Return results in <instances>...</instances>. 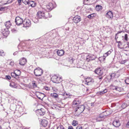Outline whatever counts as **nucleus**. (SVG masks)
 <instances>
[{
  "mask_svg": "<svg viewBox=\"0 0 129 129\" xmlns=\"http://www.w3.org/2000/svg\"><path fill=\"white\" fill-rule=\"evenodd\" d=\"M106 70L101 68H98L95 70V73L99 75L97 77L99 80H102L103 77L106 75Z\"/></svg>",
  "mask_w": 129,
  "mask_h": 129,
  "instance_id": "obj_1",
  "label": "nucleus"
},
{
  "mask_svg": "<svg viewBox=\"0 0 129 129\" xmlns=\"http://www.w3.org/2000/svg\"><path fill=\"white\" fill-rule=\"evenodd\" d=\"M52 81L54 83H59L62 80V78L58 77L56 75H53L51 78Z\"/></svg>",
  "mask_w": 129,
  "mask_h": 129,
  "instance_id": "obj_2",
  "label": "nucleus"
},
{
  "mask_svg": "<svg viewBox=\"0 0 129 129\" xmlns=\"http://www.w3.org/2000/svg\"><path fill=\"white\" fill-rule=\"evenodd\" d=\"M85 108V106L83 105L79 106L75 108V112L80 114L84 111Z\"/></svg>",
  "mask_w": 129,
  "mask_h": 129,
  "instance_id": "obj_3",
  "label": "nucleus"
},
{
  "mask_svg": "<svg viewBox=\"0 0 129 129\" xmlns=\"http://www.w3.org/2000/svg\"><path fill=\"white\" fill-rule=\"evenodd\" d=\"M34 73L36 76H40L43 73V71L42 69L39 68H38L35 69Z\"/></svg>",
  "mask_w": 129,
  "mask_h": 129,
  "instance_id": "obj_4",
  "label": "nucleus"
},
{
  "mask_svg": "<svg viewBox=\"0 0 129 129\" xmlns=\"http://www.w3.org/2000/svg\"><path fill=\"white\" fill-rule=\"evenodd\" d=\"M56 6V4L55 2L49 3L46 6L47 8L49 10H51L55 8Z\"/></svg>",
  "mask_w": 129,
  "mask_h": 129,
  "instance_id": "obj_5",
  "label": "nucleus"
},
{
  "mask_svg": "<svg viewBox=\"0 0 129 129\" xmlns=\"http://www.w3.org/2000/svg\"><path fill=\"white\" fill-rule=\"evenodd\" d=\"M15 21L16 25H20L23 23V21L22 19L19 16H17L16 18Z\"/></svg>",
  "mask_w": 129,
  "mask_h": 129,
  "instance_id": "obj_6",
  "label": "nucleus"
},
{
  "mask_svg": "<svg viewBox=\"0 0 129 129\" xmlns=\"http://www.w3.org/2000/svg\"><path fill=\"white\" fill-rule=\"evenodd\" d=\"M36 112L38 115L43 116L45 114V111L43 109L41 108L40 109L37 110Z\"/></svg>",
  "mask_w": 129,
  "mask_h": 129,
  "instance_id": "obj_7",
  "label": "nucleus"
},
{
  "mask_svg": "<svg viewBox=\"0 0 129 129\" xmlns=\"http://www.w3.org/2000/svg\"><path fill=\"white\" fill-rule=\"evenodd\" d=\"M23 27H26L29 26L31 24V22L29 20H25L23 21Z\"/></svg>",
  "mask_w": 129,
  "mask_h": 129,
  "instance_id": "obj_8",
  "label": "nucleus"
},
{
  "mask_svg": "<svg viewBox=\"0 0 129 129\" xmlns=\"http://www.w3.org/2000/svg\"><path fill=\"white\" fill-rule=\"evenodd\" d=\"M113 124L114 126L118 127L120 125V123L119 120L115 119L113 121Z\"/></svg>",
  "mask_w": 129,
  "mask_h": 129,
  "instance_id": "obj_9",
  "label": "nucleus"
},
{
  "mask_svg": "<svg viewBox=\"0 0 129 129\" xmlns=\"http://www.w3.org/2000/svg\"><path fill=\"white\" fill-rule=\"evenodd\" d=\"M37 16L39 18H42V17L44 18L45 16V14L43 11H39L37 13Z\"/></svg>",
  "mask_w": 129,
  "mask_h": 129,
  "instance_id": "obj_10",
  "label": "nucleus"
},
{
  "mask_svg": "<svg viewBox=\"0 0 129 129\" xmlns=\"http://www.w3.org/2000/svg\"><path fill=\"white\" fill-rule=\"evenodd\" d=\"M81 102L77 101V100H74L72 103V106L73 107H77L80 104Z\"/></svg>",
  "mask_w": 129,
  "mask_h": 129,
  "instance_id": "obj_11",
  "label": "nucleus"
},
{
  "mask_svg": "<svg viewBox=\"0 0 129 129\" xmlns=\"http://www.w3.org/2000/svg\"><path fill=\"white\" fill-rule=\"evenodd\" d=\"M81 20L80 17L79 16H77L74 17L73 19V21L75 23H77Z\"/></svg>",
  "mask_w": 129,
  "mask_h": 129,
  "instance_id": "obj_12",
  "label": "nucleus"
},
{
  "mask_svg": "<svg viewBox=\"0 0 129 129\" xmlns=\"http://www.w3.org/2000/svg\"><path fill=\"white\" fill-rule=\"evenodd\" d=\"M111 53V51H109L106 53H105L103 56L100 57V58L101 60H104L105 59L106 57L108 55H109Z\"/></svg>",
  "mask_w": 129,
  "mask_h": 129,
  "instance_id": "obj_13",
  "label": "nucleus"
},
{
  "mask_svg": "<svg viewBox=\"0 0 129 129\" xmlns=\"http://www.w3.org/2000/svg\"><path fill=\"white\" fill-rule=\"evenodd\" d=\"M19 64L22 66L24 65L27 62V60L24 57H23L22 59L19 60Z\"/></svg>",
  "mask_w": 129,
  "mask_h": 129,
  "instance_id": "obj_14",
  "label": "nucleus"
},
{
  "mask_svg": "<svg viewBox=\"0 0 129 129\" xmlns=\"http://www.w3.org/2000/svg\"><path fill=\"white\" fill-rule=\"evenodd\" d=\"M109 114H108L107 115H105V116L100 115L99 116L96 118V120L97 121H101L104 118V117L105 116H106Z\"/></svg>",
  "mask_w": 129,
  "mask_h": 129,
  "instance_id": "obj_15",
  "label": "nucleus"
},
{
  "mask_svg": "<svg viewBox=\"0 0 129 129\" xmlns=\"http://www.w3.org/2000/svg\"><path fill=\"white\" fill-rule=\"evenodd\" d=\"M106 16L108 18H112L113 17L112 12L111 11H108L106 14Z\"/></svg>",
  "mask_w": 129,
  "mask_h": 129,
  "instance_id": "obj_16",
  "label": "nucleus"
},
{
  "mask_svg": "<svg viewBox=\"0 0 129 129\" xmlns=\"http://www.w3.org/2000/svg\"><path fill=\"white\" fill-rule=\"evenodd\" d=\"M41 124L44 127H46L48 124V122L46 120L43 119L41 121Z\"/></svg>",
  "mask_w": 129,
  "mask_h": 129,
  "instance_id": "obj_17",
  "label": "nucleus"
},
{
  "mask_svg": "<svg viewBox=\"0 0 129 129\" xmlns=\"http://www.w3.org/2000/svg\"><path fill=\"white\" fill-rule=\"evenodd\" d=\"M5 25L7 29L10 28V26L11 25L10 21L6 22L5 23Z\"/></svg>",
  "mask_w": 129,
  "mask_h": 129,
  "instance_id": "obj_18",
  "label": "nucleus"
},
{
  "mask_svg": "<svg viewBox=\"0 0 129 129\" xmlns=\"http://www.w3.org/2000/svg\"><path fill=\"white\" fill-rule=\"evenodd\" d=\"M28 5L29 6H31L33 7H34L36 5V4L33 1H31L29 2V5Z\"/></svg>",
  "mask_w": 129,
  "mask_h": 129,
  "instance_id": "obj_19",
  "label": "nucleus"
},
{
  "mask_svg": "<svg viewBox=\"0 0 129 129\" xmlns=\"http://www.w3.org/2000/svg\"><path fill=\"white\" fill-rule=\"evenodd\" d=\"M64 51L62 50H58L57 51V53L58 55L59 56H62L64 54Z\"/></svg>",
  "mask_w": 129,
  "mask_h": 129,
  "instance_id": "obj_20",
  "label": "nucleus"
},
{
  "mask_svg": "<svg viewBox=\"0 0 129 129\" xmlns=\"http://www.w3.org/2000/svg\"><path fill=\"white\" fill-rule=\"evenodd\" d=\"M15 71L17 75L16 79H18L19 78V76L21 75V72L20 70H16Z\"/></svg>",
  "mask_w": 129,
  "mask_h": 129,
  "instance_id": "obj_21",
  "label": "nucleus"
},
{
  "mask_svg": "<svg viewBox=\"0 0 129 129\" xmlns=\"http://www.w3.org/2000/svg\"><path fill=\"white\" fill-rule=\"evenodd\" d=\"M102 9V6L100 5H97L96 6L95 8V10L97 11H99L101 10Z\"/></svg>",
  "mask_w": 129,
  "mask_h": 129,
  "instance_id": "obj_22",
  "label": "nucleus"
},
{
  "mask_svg": "<svg viewBox=\"0 0 129 129\" xmlns=\"http://www.w3.org/2000/svg\"><path fill=\"white\" fill-rule=\"evenodd\" d=\"M38 93L39 94V95H43V96H42V99L40 97H39V96L38 95H37V94H36V96H37V97L40 100H42L43 99V98L45 96V95L43 93H41L39 92H38Z\"/></svg>",
  "mask_w": 129,
  "mask_h": 129,
  "instance_id": "obj_23",
  "label": "nucleus"
},
{
  "mask_svg": "<svg viewBox=\"0 0 129 129\" xmlns=\"http://www.w3.org/2000/svg\"><path fill=\"white\" fill-rule=\"evenodd\" d=\"M10 86L12 88H16L17 87V85L14 82L10 83Z\"/></svg>",
  "mask_w": 129,
  "mask_h": 129,
  "instance_id": "obj_24",
  "label": "nucleus"
},
{
  "mask_svg": "<svg viewBox=\"0 0 129 129\" xmlns=\"http://www.w3.org/2000/svg\"><path fill=\"white\" fill-rule=\"evenodd\" d=\"M51 96L55 98H57L58 97V95L57 93H51Z\"/></svg>",
  "mask_w": 129,
  "mask_h": 129,
  "instance_id": "obj_25",
  "label": "nucleus"
},
{
  "mask_svg": "<svg viewBox=\"0 0 129 129\" xmlns=\"http://www.w3.org/2000/svg\"><path fill=\"white\" fill-rule=\"evenodd\" d=\"M78 124V122L77 121L74 120L72 123V125L73 126H75L77 125Z\"/></svg>",
  "mask_w": 129,
  "mask_h": 129,
  "instance_id": "obj_26",
  "label": "nucleus"
},
{
  "mask_svg": "<svg viewBox=\"0 0 129 129\" xmlns=\"http://www.w3.org/2000/svg\"><path fill=\"white\" fill-rule=\"evenodd\" d=\"M29 0H22V2L25 5L27 4L29 5Z\"/></svg>",
  "mask_w": 129,
  "mask_h": 129,
  "instance_id": "obj_27",
  "label": "nucleus"
},
{
  "mask_svg": "<svg viewBox=\"0 0 129 129\" xmlns=\"http://www.w3.org/2000/svg\"><path fill=\"white\" fill-rule=\"evenodd\" d=\"M123 90V89L122 87L117 86L116 89V90L118 91H122Z\"/></svg>",
  "mask_w": 129,
  "mask_h": 129,
  "instance_id": "obj_28",
  "label": "nucleus"
},
{
  "mask_svg": "<svg viewBox=\"0 0 129 129\" xmlns=\"http://www.w3.org/2000/svg\"><path fill=\"white\" fill-rule=\"evenodd\" d=\"M11 75L12 77H14L16 79L17 75L15 71H14V72L12 73L11 74Z\"/></svg>",
  "mask_w": 129,
  "mask_h": 129,
  "instance_id": "obj_29",
  "label": "nucleus"
},
{
  "mask_svg": "<svg viewBox=\"0 0 129 129\" xmlns=\"http://www.w3.org/2000/svg\"><path fill=\"white\" fill-rule=\"evenodd\" d=\"M57 129H66L64 126L61 125H60L58 127H57Z\"/></svg>",
  "mask_w": 129,
  "mask_h": 129,
  "instance_id": "obj_30",
  "label": "nucleus"
},
{
  "mask_svg": "<svg viewBox=\"0 0 129 129\" xmlns=\"http://www.w3.org/2000/svg\"><path fill=\"white\" fill-rule=\"evenodd\" d=\"M5 55V53L2 50H0V56H3Z\"/></svg>",
  "mask_w": 129,
  "mask_h": 129,
  "instance_id": "obj_31",
  "label": "nucleus"
},
{
  "mask_svg": "<svg viewBox=\"0 0 129 129\" xmlns=\"http://www.w3.org/2000/svg\"><path fill=\"white\" fill-rule=\"evenodd\" d=\"M107 89H105L103 91H100L99 93L100 94H101L107 92Z\"/></svg>",
  "mask_w": 129,
  "mask_h": 129,
  "instance_id": "obj_32",
  "label": "nucleus"
},
{
  "mask_svg": "<svg viewBox=\"0 0 129 129\" xmlns=\"http://www.w3.org/2000/svg\"><path fill=\"white\" fill-rule=\"evenodd\" d=\"M127 104L125 103H123L121 105V107L123 109L125 108L127 106Z\"/></svg>",
  "mask_w": 129,
  "mask_h": 129,
  "instance_id": "obj_33",
  "label": "nucleus"
},
{
  "mask_svg": "<svg viewBox=\"0 0 129 129\" xmlns=\"http://www.w3.org/2000/svg\"><path fill=\"white\" fill-rule=\"evenodd\" d=\"M94 17V14H91L88 16V18L89 19H92L93 17Z\"/></svg>",
  "mask_w": 129,
  "mask_h": 129,
  "instance_id": "obj_34",
  "label": "nucleus"
},
{
  "mask_svg": "<svg viewBox=\"0 0 129 129\" xmlns=\"http://www.w3.org/2000/svg\"><path fill=\"white\" fill-rule=\"evenodd\" d=\"M117 87V86H115L113 85H112L110 86L111 88L112 89L116 90Z\"/></svg>",
  "mask_w": 129,
  "mask_h": 129,
  "instance_id": "obj_35",
  "label": "nucleus"
},
{
  "mask_svg": "<svg viewBox=\"0 0 129 129\" xmlns=\"http://www.w3.org/2000/svg\"><path fill=\"white\" fill-rule=\"evenodd\" d=\"M69 61L71 64H72L73 63V61L74 60V59L72 57H70L69 59Z\"/></svg>",
  "mask_w": 129,
  "mask_h": 129,
  "instance_id": "obj_36",
  "label": "nucleus"
},
{
  "mask_svg": "<svg viewBox=\"0 0 129 129\" xmlns=\"http://www.w3.org/2000/svg\"><path fill=\"white\" fill-rule=\"evenodd\" d=\"M35 82V81H33L32 83V86L34 88L37 87V85L36 84Z\"/></svg>",
  "mask_w": 129,
  "mask_h": 129,
  "instance_id": "obj_37",
  "label": "nucleus"
},
{
  "mask_svg": "<svg viewBox=\"0 0 129 129\" xmlns=\"http://www.w3.org/2000/svg\"><path fill=\"white\" fill-rule=\"evenodd\" d=\"M91 81V78H87L86 79V80H85V82H87V83H88L90 82Z\"/></svg>",
  "mask_w": 129,
  "mask_h": 129,
  "instance_id": "obj_38",
  "label": "nucleus"
},
{
  "mask_svg": "<svg viewBox=\"0 0 129 129\" xmlns=\"http://www.w3.org/2000/svg\"><path fill=\"white\" fill-rule=\"evenodd\" d=\"M125 82L126 84H129V78H127L126 79Z\"/></svg>",
  "mask_w": 129,
  "mask_h": 129,
  "instance_id": "obj_39",
  "label": "nucleus"
},
{
  "mask_svg": "<svg viewBox=\"0 0 129 129\" xmlns=\"http://www.w3.org/2000/svg\"><path fill=\"white\" fill-rule=\"evenodd\" d=\"M11 31L13 33H16L18 31L15 28H13L12 29Z\"/></svg>",
  "mask_w": 129,
  "mask_h": 129,
  "instance_id": "obj_40",
  "label": "nucleus"
},
{
  "mask_svg": "<svg viewBox=\"0 0 129 129\" xmlns=\"http://www.w3.org/2000/svg\"><path fill=\"white\" fill-rule=\"evenodd\" d=\"M124 40L126 41L127 40V34H125L124 37Z\"/></svg>",
  "mask_w": 129,
  "mask_h": 129,
  "instance_id": "obj_41",
  "label": "nucleus"
},
{
  "mask_svg": "<svg viewBox=\"0 0 129 129\" xmlns=\"http://www.w3.org/2000/svg\"><path fill=\"white\" fill-rule=\"evenodd\" d=\"M115 74L114 73H112L111 75H110V77L111 78L110 79L113 78L114 77Z\"/></svg>",
  "mask_w": 129,
  "mask_h": 129,
  "instance_id": "obj_42",
  "label": "nucleus"
},
{
  "mask_svg": "<svg viewBox=\"0 0 129 129\" xmlns=\"http://www.w3.org/2000/svg\"><path fill=\"white\" fill-rule=\"evenodd\" d=\"M5 78L8 80H10L11 79V77L9 75H7L6 76Z\"/></svg>",
  "mask_w": 129,
  "mask_h": 129,
  "instance_id": "obj_43",
  "label": "nucleus"
},
{
  "mask_svg": "<svg viewBox=\"0 0 129 129\" xmlns=\"http://www.w3.org/2000/svg\"><path fill=\"white\" fill-rule=\"evenodd\" d=\"M22 0H17V1L18 3V5L20 6L21 5V1Z\"/></svg>",
  "mask_w": 129,
  "mask_h": 129,
  "instance_id": "obj_44",
  "label": "nucleus"
},
{
  "mask_svg": "<svg viewBox=\"0 0 129 129\" xmlns=\"http://www.w3.org/2000/svg\"><path fill=\"white\" fill-rule=\"evenodd\" d=\"M10 64L12 66H13L14 64V63L13 61H11L10 62Z\"/></svg>",
  "mask_w": 129,
  "mask_h": 129,
  "instance_id": "obj_45",
  "label": "nucleus"
},
{
  "mask_svg": "<svg viewBox=\"0 0 129 129\" xmlns=\"http://www.w3.org/2000/svg\"><path fill=\"white\" fill-rule=\"evenodd\" d=\"M5 8V7H2L0 8V11H3L4 10Z\"/></svg>",
  "mask_w": 129,
  "mask_h": 129,
  "instance_id": "obj_46",
  "label": "nucleus"
},
{
  "mask_svg": "<svg viewBox=\"0 0 129 129\" xmlns=\"http://www.w3.org/2000/svg\"><path fill=\"white\" fill-rule=\"evenodd\" d=\"M76 129H82V127L81 126H78L76 127Z\"/></svg>",
  "mask_w": 129,
  "mask_h": 129,
  "instance_id": "obj_47",
  "label": "nucleus"
},
{
  "mask_svg": "<svg viewBox=\"0 0 129 129\" xmlns=\"http://www.w3.org/2000/svg\"><path fill=\"white\" fill-rule=\"evenodd\" d=\"M13 0H8L7 2L9 4L12 3V2Z\"/></svg>",
  "mask_w": 129,
  "mask_h": 129,
  "instance_id": "obj_48",
  "label": "nucleus"
},
{
  "mask_svg": "<svg viewBox=\"0 0 129 129\" xmlns=\"http://www.w3.org/2000/svg\"><path fill=\"white\" fill-rule=\"evenodd\" d=\"M126 126L128 128H129V121L127 123L126 125Z\"/></svg>",
  "mask_w": 129,
  "mask_h": 129,
  "instance_id": "obj_49",
  "label": "nucleus"
},
{
  "mask_svg": "<svg viewBox=\"0 0 129 129\" xmlns=\"http://www.w3.org/2000/svg\"><path fill=\"white\" fill-rule=\"evenodd\" d=\"M68 129H74L73 127L72 126H69Z\"/></svg>",
  "mask_w": 129,
  "mask_h": 129,
  "instance_id": "obj_50",
  "label": "nucleus"
},
{
  "mask_svg": "<svg viewBox=\"0 0 129 129\" xmlns=\"http://www.w3.org/2000/svg\"><path fill=\"white\" fill-rule=\"evenodd\" d=\"M18 53V52L17 51H16L13 53V55H16Z\"/></svg>",
  "mask_w": 129,
  "mask_h": 129,
  "instance_id": "obj_51",
  "label": "nucleus"
},
{
  "mask_svg": "<svg viewBox=\"0 0 129 129\" xmlns=\"http://www.w3.org/2000/svg\"><path fill=\"white\" fill-rule=\"evenodd\" d=\"M45 89H46V90H49L50 89L49 88V87H46V86L45 87Z\"/></svg>",
  "mask_w": 129,
  "mask_h": 129,
  "instance_id": "obj_52",
  "label": "nucleus"
},
{
  "mask_svg": "<svg viewBox=\"0 0 129 129\" xmlns=\"http://www.w3.org/2000/svg\"><path fill=\"white\" fill-rule=\"evenodd\" d=\"M65 94L66 95H67V96H70L72 95H70V94H68L67 93H66L65 94Z\"/></svg>",
  "mask_w": 129,
  "mask_h": 129,
  "instance_id": "obj_53",
  "label": "nucleus"
},
{
  "mask_svg": "<svg viewBox=\"0 0 129 129\" xmlns=\"http://www.w3.org/2000/svg\"><path fill=\"white\" fill-rule=\"evenodd\" d=\"M117 42L118 43V44H121V41H118V42Z\"/></svg>",
  "mask_w": 129,
  "mask_h": 129,
  "instance_id": "obj_54",
  "label": "nucleus"
},
{
  "mask_svg": "<svg viewBox=\"0 0 129 129\" xmlns=\"http://www.w3.org/2000/svg\"><path fill=\"white\" fill-rule=\"evenodd\" d=\"M127 96L129 98V92L127 94Z\"/></svg>",
  "mask_w": 129,
  "mask_h": 129,
  "instance_id": "obj_55",
  "label": "nucleus"
},
{
  "mask_svg": "<svg viewBox=\"0 0 129 129\" xmlns=\"http://www.w3.org/2000/svg\"><path fill=\"white\" fill-rule=\"evenodd\" d=\"M88 56H87V58H86V60H87V61H89V60L90 59H89V60H88V58H87V57H88Z\"/></svg>",
  "mask_w": 129,
  "mask_h": 129,
  "instance_id": "obj_56",
  "label": "nucleus"
},
{
  "mask_svg": "<svg viewBox=\"0 0 129 129\" xmlns=\"http://www.w3.org/2000/svg\"><path fill=\"white\" fill-rule=\"evenodd\" d=\"M118 47H120V44H118Z\"/></svg>",
  "mask_w": 129,
  "mask_h": 129,
  "instance_id": "obj_57",
  "label": "nucleus"
},
{
  "mask_svg": "<svg viewBox=\"0 0 129 129\" xmlns=\"http://www.w3.org/2000/svg\"><path fill=\"white\" fill-rule=\"evenodd\" d=\"M117 38H118V37H116V36L115 37V40H116L117 39Z\"/></svg>",
  "mask_w": 129,
  "mask_h": 129,
  "instance_id": "obj_58",
  "label": "nucleus"
},
{
  "mask_svg": "<svg viewBox=\"0 0 129 129\" xmlns=\"http://www.w3.org/2000/svg\"><path fill=\"white\" fill-rule=\"evenodd\" d=\"M89 90V89H88V88H87V89H86V91H88V90Z\"/></svg>",
  "mask_w": 129,
  "mask_h": 129,
  "instance_id": "obj_59",
  "label": "nucleus"
},
{
  "mask_svg": "<svg viewBox=\"0 0 129 129\" xmlns=\"http://www.w3.org/2000/svg\"><path fill=\"white\" fill-rule=\"evenodd\" d=\"M54 90L55 91H56L57 90V89H54Z\"/></svg>",
  "mask_w": 129,
  "mask_h": 129,
  "instance_id": "obj_60",
  "label": "nucleus"
},
{
  "mask_svg": "<svg viewBox=\"0 0 129 129\" xmlns=\"http://www.w3.org/2000/svg\"><path fill=\"white\" fill-rule=\"evenodd\" d=\"M105 112H108V111H105V112H104V113H105Z\"/></svg>",
  "mask_w": 129,
  "mask_h": 129,
  "instance_id": "obj_61",
  "label": "nucleus"
},
{
  "mask_svg": "<svg viewBox=\"0 0 129 129\" xmlns=\"http://www.w3.org/2000/svg\"><path fill=\"white\" fill-rule=\"evenodd\" d=\"M91 104H92L91 105L92 106V105L94 104V103H92Z\"/></svg>",
  "mask_w": 129,
  "mask_h": 129,
  "instance_id": "obj_62",
  "label": "nucleus"
},
{
  "mask_svg": "<svg viewBox=\"0 0 129 129\" xmlns=\"http://www.w3.org/2000/svg\"><path fill=\"white\" fill-rule=\"evenodd\" d=\"M7 4H8V3H7H7H5V4H4L5 5Z\"/></svg>",
  "mask_w": 129,
  "mask_h": 129,
  "instance_id": "obj_63",
  "label": "nucleus"
},
{
  "mask_svg": "<svg viewBox=\"0 0 129 129\" xmlns=\"http://www.w3.org/2000/svg\"><path fill=\"white\" fill-rule=\"evenodd\" d=\"M1 126L0 125V129H1Z\"/></svg>",
  "mask_w": 129,
  "mask_h": 129,
  "instance_id": "obj_64",
  "label": "nucleus"
}]
</instances>
